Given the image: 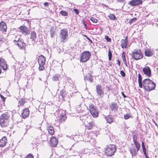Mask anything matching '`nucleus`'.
Wrapping results in <instances>:
<instances>
[{"label":"nucleus","mask_w":158,"mask_h":158,"mask_svg":"<svg viewBox=\"0 0 158 158\" xmlns=\"http://www.w3.org/2000/svg\"><path fill=\"white\" fill-rule=\"evenodd\" d=\"M1 98H4V97L2 95H1Z\"/></svg>","instance_id":"nucleus-60"},{"label":"nucleus","mask_w":158,"mask_h":158,"mask_svg":"<svg viewBox=\"0 0 158 158\" xmlns=\"http://www.w3.org/2000/svg\"><path fill=\"white\" fill-rule=\"evenodd\" d=\"M96 92L97 94V95L99 98H102L104 95V92L102 89V87L101 85L98 84L96 86Z\"/></svg>","instance_id":"nucleus-10"},{"label":"nucleus","mask_w":158,"mask_h":158,"mask_svg":"<svg viewBox=\"0 0 158 158\" xmlns=\"http://www.w3.org/2000/svg\"><path fill=\"white\" fill-rule=\"evenodd\" d=\"M89 112L93 117L95 118L98 116V112L97 107L94 105L90 104L89 105Z\"/></svg>","instance_id":"nucleus-5"},{"label":"nucleus","mask_w":158,"mask_h":158,"mask_svg":"<svg viewBox=\"0 0 158 158\" xmlns=\"http://www.w3.org/2000/svg\"><path fill=\"white\" fill-rule=\"evenodd\" d=\"M139 150V149L138 150L136 148V149L134 146L131 147L129 149V151L132 156H135L137 154V152Z\"/></svg>","instance_id":"nucleus-18"},{"label":"nucleus","mask_w":158,"mask_h":158,"mask_svg":"<svg viewBox=\"0 0 158 158\" xmlns=\"http://www.w3.org/2000/svg\"><path fill=\"white\" fill-rule=\"evenodd\" d=\"M93 77L92 76L91 74L90 73H88L86 76L84 77L85 80L89 81L90 82H93Z\"/></svg>","instance_id":"nucleus-22"},{"label":"nucleus","mask_w":158,"mask_h":158,"mask_svg":"<svg viewBox=\"0 0 158 158\" xmlns=\"http://www.w3.org/2000/svg\"><path fill=\"white\" fill-rule=\"evenodd\" d=\"M105 38L107 42H111V39L108 36L106 35L105 37Z\"/></svg>","instance_id":"nucleus-39"},{"label":"nucleus","mask_w":158,"mask_h":158,"mask_svg":"<svg viewBox=\"0 0 158 158\" xmlns=\"http://www.w3.org/2000/svg\"><path fill=\"white\" fill-rule=\"evenodd\" d=\"M87 39L89 40V41H91V42L92 43V41L88 38H87Z\"/></svg>","instance_id":"nucleus-59"},{"label":"nucleus","mask_w":158,"mask_h":158,"mask_svg":"<svg viewBox=\"0 0 158 158\" xmlns=\"http://www.w3.org/2000/svg\"><path fill=\"white\" fill-rule=\"evenodd\" d=\"M19 39V35H18L17 37H16V39L15 40H17V39Z\"/></svg>","instance_id":"nucleus-55"},{"label":"nucleus","mask_w":158,"mask_h":158,"mask_svg":"<svg viewBox=\"0 0 158 158\" xmlns=\"http://www.w3.org/2000/svg\"><path fill=\"white\" fill-rule=\"evenodd\" d=\"M59 119V122L60 123L63 122L66 119V117L64 114H60V116L58 117Z\"/></svg>","instance_id":"nucleus-27"},{"label":"nucleus","mask_w":158,"mask_h":158,"mask_svg":"<svg viewBox=\"0 0 158 158\" xmlns=\"http://www.w3.org/2000/svg\"><path fill=\"white\" fill-rule=\"evenodd\" d=\"M142 147L143 151H146V148L145 146L143 147Z\"/></svg>","instance_id":"nucleus-52"},{"label":"nucleus","mask_w":158,"mask_h":158,"mask_svg":"<svg viewBox=\"0 0 158 158\" xmlns=\"http://www.w3.org/2000/svg\"><path fill=\"white\" fill-rule=\"evenodd\" d=\"M122 57L123 62L125 64H126L127 65V62L126 61V59L125 55V52H123L122 53Z\"/></svg>","instance_id":"nucleus-33"},{"label":"nucleus","mask_w":158,"mask_h":158,"mask_svg":"<svg viewBox=\"0 0 158 158\" xmlns=\"http://www.w3.org/2000/svg\"><path fill=\"white\" fill-rule=\"evenodd\" d=\"M91 53L89 51H85L81 54L80 58V61L83 62L87 61L89 59Z\"/></svg>","instance_id":"nucleus-7"},{"label":"nucleus","mask_w":158,"mask_h":158,"mask_svg":"<svg viewBox=\"0 0 158 158\" xmlns=\"http://www.w3.org/2000/svg\"><path fill=\"white\" fill-rule=\"evenodd\" d=\"M137 19L136 18H134L130 19L129 21V23L130 24H131L132 23L134 22Z\"/></svg>","instance_id":"nucleus-36"},{"label":"nucleus","mask_w":158,"mask_h":158,"mask_svg":"<svg viewBox=\"0 0 158 158\" xmlns=\"http://www.w3.org/2000/svg\"><path fill=\"white\" fill-rule=\"evenodd\" d=\"M58 142V140L57 138L55 137H53L51 138L50 140V145L52 147H55L57 145Z\"/></svg>","instance_id":"nucleus-14"},{"label":"nucleus","mask_w":158,"mask_h":158,"mask_svg":"<svg viewBox=\"0 0 158 158\" xmlns=\"http://www.w3.org/2000/svg\"><path fill=\"white\" fill-rule=\"evenodd\" d=\"M47 130L48 131L49 133L51 135H53L54 134V131L53 127L51 126H48L47 127Z\"/></svg>","instance_id":"nucleus-26"},{"label":"nucleus","mask_w":158,"mask_h":158,"mask_svg":"<svg viewBox=\"0 0 158 158\" xmlns=\"http://www.w3.org/2000/svg\"><path fill=\"white\" fill-rule=\"evenodd\" d=\"M109 18L111 20H114V19L115 18V17L114 15L113 14H111L110 15H109Z\"/></svg>","instance_id":"nucleus-37"},{"label":"nucleus","mask_w":158,"mask_h":158,"mask_svg":"<svg viewBox=\"0 0 158 158\" xmlns=\"http://www.w3.org/2000/svg\"><path fill=\"white\" fill-rule=\"evenodd\" d=\"M143 72L144 74L150 77L151 74V70L150 68L147 66L144 67L143 69Z\"/></svg>","instance_id":"nucleus-13"},{"label":"nucleus","mask_w":158,"mask_h":158,"mask_svg":"<svg viewBox=\"0 0 158 158\" xmlns=\"http://www.w3.org/2000/svg\"><path fill=\"white\" fill-rule=\"evenodd\" d=\"M73 11L77 15H78L79 14V11L77 9H73Z\"/></svg>","instance_id":"nucleus-46"},{"label":"nucleus","mask_w":158,"mask_h":158,"mask_svg":"<svg viewBox=\"0 0 158 158\" xmlns=\"http://www.w3.org/2000/svg\"><path fill=\"white\" fill-rule=\"evenodd\" d=\"M50 34H51V37L52 38H53L54 37V32L52 31H51L50 32Z\"/></svg>","instance_id":"nucleus-47"},{"label":"nucleus","mask_w":158,"mask_h":158,"mask_svg":"<svg viewBox=\"0 0 158 158\" xmlns=\"http://www.w3.org/2000/svg\"><path fill=\"white\" fill-rule=\"evenodd\" d=\"M133 142L136 148L138 150L140 149V145L139 143L137 141V135L136 134H134L132 137Z\"/></svg>","instance_id":"nucleus-12"},{"label":"nucleus","mask_w":158,"mask_h":158,"mask_svg":"<svg viewBox=\"0 0 158 158\" xmlns=\"http://www.w3.org/2000/svg\"><path fill=\"white\" fill-rule=\"evenodd\" d=\"M116 150L115 145L110 144L106 146L104 149V152L106 156H111L114 154Z\"/></svg>","instance_id":"nucleus-2"},{"label":"nucleus","mask_w":158,"mask_h":158,"mask_svg":"<svg viewBox=\"0 0 158 158\" xmlns=\"http://www.w3.org/2000/svg\"><path fill=\"white\" fill-rule=\"evenodd\" d=\"M143 152H144V154L146 156H147V155H146V151H143Z\"/></svg>","instance_id":"nucleus-56"},{"label":"nucleus","mask_w":158,"mask_h":158,"mask_svg":"<svg viewBox=\"0 0 158 158\" xmlns=\"http://www.w3.org/2000/svg\"><path fill=\"white\" fill-rule=\"evenodd\" d=\"M110 88L109 86L108 85H106V86L105 89L107 90H110Z\"/></svg>","instance_id":"nucleus-48"},{"label":"nucleus","mask_w":158,"mask_h":158,"mask_svg":"<svg viewBox=\"0 0 158 158\" xmlns=\"http://www.w3.org/2000/svg\"><path fill=\"white\" fill-rule=\"evenodd\" d=\"M0 65L5 70L7 69V64L5 60L2 57H0Z\"/></svg>","instance_id":"nucleus-17"},{"label":"nucleus","mask_w":158,"mask_h":158,"mask_svg":"<svg viewBox=\"0 0 158 158\" xmlns=\"http://www.w3.org/2000/svg\"><path fill=\"white\" fill-rule=\"evenodd\" d=\"M14 42H16L15 44L19 47L20 49H24L25 48V44L24 42L22 39H18L14 40Z\"/></svg>","instance_id":"nucleus-9"},{"label":"nucleus","mask_w":158,"mask_h":158,"mask_svg":"<svg viewBox=\"0 0 158 158\" xmlns=\"http://www.w3.org/2000/svg\"><path fill=\"white\" fill-rule=\"evenodd\" d=\"M122 95L123 97L124 98H125L126 97H127V96L125 95V94H124V93L123 92H122Z\"/></svg>","instance_id":"nucleus-50"},{"label":"nucleus","mask_w":158,"mask_h":158,"mask_svg":"<svg viewBox=\"0 0 158 158\" xmlns=\"http://www.w3.org/2000/svg\"><path fill=\"white\" fill-rule=\"evenodd\" d=\"M117 64H118L119 66H120V62L119 60H117Z\"/></svg>","instance_id":"nucleus-51"},{"label":"nucleus","mask_w":158,"mask_h":158,"mask_svg":"<svg viewBox=\"0 0 158 158\" xmlns=\"http://www.w3.org/2000/svg\"><path fill=\"white\" fill-rule=\"evenodd\" d=\"M106 120L107 122L109 123H111L113 122V118L111 116H108L106 118Z\"/></svg>","instance_id":"nucleus-31"},{"label":"nucleus","mask_w":158,"mask_h":158,"mask_svg":"<svg viewBox=\"0 0 158 158\" xmlns=\"http://www.w3.org/2000/svg\"><path fill=\"white\" fill-rule=\"evenodd\" d=\"M60 77V75L58 74H55L53 77V80L54 81H59Z\"/></svg>","instance_id":"nucleus-32"},{"label":"nucleus","mask_w":158,"mask_h":158,"mask_svg":"<svg viewBox=\"0 0 158 158\" xmlns=\"http://www.w3.org/2000/svg\"><path fill=\"white\" fill-rule=\"evenodd\" d=\"M146 158H150L148 156H146Z\"/></svg>","instance_id":"nucleus-61"},{"label":"nucleus","mask_w":158,"mask_h":158,"mask_svg":"<svg viewBox=\"0 0 158 158\" xmlns=\"http://www.w3.org/2000/svg\"><path fill=\"white\" fill-rule=\"evenodd\" d=\"M131 56L132 58L136 60L143 58V55L140 50H135L132 52Z\"/></svg>","instance_id":"nucleus-6"},{"label":"nucleus","mask_w":158,"mask_h":158,"mask_svg":"<svg viewBox=\"0 0 158 158\" xmlns=\"http://www.w3.org/2000/svg\"><path fill=\"white\" fill-rule=\"evenodd\" d=\"M85 136L86 137L87 136V135L86 134Z\"/></svg>","instance_id":"nucleus-62"},{"label":"nucleus","mask_w":158,"mask_h":158,"mask_svg":"<svg viewBox=\"0 0 158 158\" xmlns=\"http://www.w3.org/2000/svg\"><path fill=\"white\" fill-rule=\"evenodd\" d=\"M25 103V100L24 99H20L19 102V105L22 106Z\"/></svg>","instance_id":"nucleus-34"},{"label":"nucleus","mask_w":158,"mask_h":158,"mask_svg":"<svg viewBox=\"0 0 158 158\" xmlns=\"http://www.w3.org/2000/svg\"><path fill=\"white\" fill-rule=\"evenodd\" d=\"M66 95L65 91L64 90H62L60 92L59 98L61 99L64 100V97Z\"/></svg>","instance_id":"nucleus-25"},{"label":"nucleus","mask_w":158,"mask_h":158,"mask_svg":"<svg viewBox=\"0 0 158 158\" xmlns=\"http://www.w3.org/2000/svg\"><path fill=\"white\" fill-rule=\"evenodd\" d=\"M60 37L61 42L65 43L67 41L68 39V34L67 29H63L60 31Z\"/></svg>","instance_id":"nucleus-3"},{"label":"nucleus","mask_w":158,"mask_h":158,"mask_svg":"<svg viewBox=\"0 0 158 158\" xmlns=\"http://www.w3.org/2000/svg\"><path fill=\"white\" fill-rule=\"evenodd\" d=\"M0 30L2 31H6L7 30V26L6 23L3 22H1L0 23Z\"/></svg>","instance_id":"nucleus-20"},{"label":"nucleus","mask_w":158,"mask_h":158,"mask_svg":"<svg viewBox=\"0 0 158 158\" xmlns=\"http://www.w3.org/2000/svg\"><path fill=\"white\" fill-rule=\"evenodd\" d=\"M110 107L112 110H115L118 108L117 104L115 103L110 104Z\"/></svg>","instance_id":"nucleus-29"},{"label":"nucleus","mask_w":158,"mask_h":158,"mask_svg":"<svg viewBox=\"0 0 158 158\" xmlns=\"http://www.w3.org/2000/svg\"><path fill=\"white\" fill-rule=\"evenodd\" d=\"M142 77L141 74L139 73L138 74V81L139 84V86L140 88H142L143 86V84L142 82Z\"/></svg>","instance_id":"nucleus-30"},{"label":"nucleus","mask_w":158,"mask_h":158,"mask_svg":"<svg viewBox=\"0 0 158 158\" xmlns=\"http://www.w3.org/2000/svg\"><path fill=\"white\" fill-rule=\"evenodd\" d=\"M4 39L2 37L0 36V46L2 44V43L4 42Z\"/></svg>","instance_id":"nucleus-42"},{"label":"nucleus","mask_w":158,"mask_h":158,"mask_svg":"<svg viewBox=\"0 0 158 158\" xmlns=\"http://www.w3.org/2000/svg\"><path fill=\"white\" fill-rule=\"evenodd\" d=\"M9 118V116L7 114H3L0 116V125L2 127H6L7 126Z\"/></svg>","instance_id":"nucleus-4"},{"label":"nucleus","mask_w":158,"mask_h":158,"mask_svg":"<svg viewBox=\"0 0 158 158\" xmlns=\"http://www.w3.org/2000/svg\"><path fill=\"white\" fill-rule=\"evenodd\" d=\"M117 1L118 2H120L121 3H123L125 4V0H117Z\"/></svg>","instance_id":"nucleus-45"},{"label":"nucleus","mask_w":158,"mask_h":158,"mask_svg":"<svg viewBox=\"0 0 158 158\" xmlns=\"http://www.w3.org/2000/svg\"><path fill=\"white\" fill-rule=\"evenodd\" d=\"M90 139H91V138L89 137V138H88V139L86 140H85V142H88L89 141H90Z\"/></svg>","instance_id":"nucleus-53"},{"label":"nucleus","mask_w":158,"mask_h":158,"mask_svg":"<svg viewBox=\"0 0 158 158\" xmlns=\"http://www.w3.org/2000/svg\"><path fill=\"white\" fill-rule=\"evenodd\" d=\"M127 37H126L125 39L124 40H122L121 41V46L122 48H127Z\"/></svg>","instance_id":"nucleus-21"},{"label":"nucleus","mask_w":158,"mask_h":158,"mask_svg":"<svg viewBox=\"0 0 158 158\" xmlns=\"http://www.w3.org/2000/svg\"><path fill=\"white\" fill-rule=\"evenodd\" d=\"M142 147L145 146L144 144V143L143 142H142Z\"/></svg>","instance_id":"nucleus-54"},{"label":"nucleus","mask_w":158,"mask_h":158,"mask_svg":"<svg viewBox=\"0 0 158 158\" xmlns=\"http://www.w3.org/2000/svg\"><path fill=\"white\" fill-rule=\"evenodd\" d=\"M90 20L94 23H96L98 22V20L94 17H91Z\"/></svg>","instance_id":"nucleus-38"},{"label":"nucleus","mask_w":158,"mask_h":158,"mask_svg":"<svg viewBox=\"0 0 158 158\" xmlns=\"http://www.w3.org/2000/svg\"><path fill=\"white\" fill-rule=\"evenodd\" d=\"M7 142L6 137L4 136L0 140V146L1 147L5 146Z\"/></svg>","instance_id":"nucleus-19"},{"label":"nucleus","mask_w":158,"mask_h":158,"mask_svg":"<svg viewBox=\"0 0 158 158\" xmlns=\"http://www.w3.org/2000/svg\"><path fill=\"white\" fill-rule=\"evenodd\" d=\"M29 114V110L27 108H25L22 114V115L23 118H25L27 117Z\"/></svg>","instance_id":"nucleus-24"},{"label":"nucleus","mask_w":158,"mask_h":158,"mask_svg":"<svg viewBox=\"0 0 158 158\" xmlns=\"http://www.w3.org/2000/svg\"><path fill=\"white\" fill-rule=\"evenodd\" d=\"M143 85L144 89L147 91L154 89L156 86L155 84L149 79H146L143 80Z\"/></svg>","instance_id":"nucleus-1"},{"label":"nucleus","mask_w":158,"mask_h":158,"mask_svg":"<svg viewBox=\"0 0 158 158\" xmlns=\"http://www.w3.org/2000/svg\"><path fill=\"white\" fill-rule=\"evenodd\" d=\"M33 157L34 156L30 154L26 156L25 158H33Z\"/></svg>","instance_id":"nucleus-43"},{"label":"nucleus","mask_w":158,"mask_h":158,"mask_svg":"<svg viewBox=\"0 0 158 158\" xmlns=\"http://www.w3.org/2000/svg\"><path fill=\"white\" fill-rule=\"evenodd\" d=\"M142 3V0H132L128 3V4L131 6H135L139 5Z\"/></svg>","instance_id":"nucleus-15"},{"label":"nucleus","mask_w":158,"mask_h":158,"mask_svg":"<svg viewBox=\"0 0 158 158\" xmlns=\"http://www.w3.org/2000/svg\"><path fill=\"white\" fill-rule=\"evenodd\" d=\"M153 122L155 123V125H156L157 127H158V125L154 121H153Z\"/></svg>","instance_id":"nucleus-58"},{"label":"nucleus","mask_w":158,"mask_h":158,"mask_svg":"<svg viewBox=\"0 0 158 158\" xmlns=\"http://www.w3.org/2000/svg\"><path fill=\"white\" fill-rule=\"evenodd\" d=\"M83 24L85 26V27L86 28L87 26V25L85 23H84Z\"/></svg>","instance_id":"nucleus-57"},{"label":"nucleus","mask_w":158,"mask_h":158,"mask_svg":"<svg viewBox=\"0 0 158 158\" xmlns=\"http://www.w3.org/2000/svg\"><path fill=\"white\" fill-rule=\"evenodd\" d=\"M44 4L45 6H48V2H44Z\"/></svg>","instance_id":"nucleus-49"},{"label":"nucleus","mask_w":158,"mask_h":158,"mask_svg":"<svg viewBox=\"0 0 158 158\" xmlns=\"http://www.w3.org/2000/svg\"><path fill=\"white\" fill-rule=\"evenodd\" d=\"M61 14L63 16H67L68 15V13L64 11H61L60 12Z\"/></svg>","instance_id":"nucleus-35"},{"label":"nucleus","mask_w":158,"mask_h":158,"mask_svg":"<svg viewBox=\"0 0 158 158\" xmlns=\"http://www.w3.org/2000/svg\"><path fill=\"white\" fill-rule=\"evenodd\" d=\"M95 123L93 121H91L85 125V128L87 129L90 130L95 126Z\"/></svg>","instance_id":"nucleus-23"},{"label":"nucleus","mask_w":158,"mask_h":158,"mask_svg":"<svg viewBox=\"0 0 158 158\" xmlns=\"http://www.w3.org/2000/svg\"><path fill=\"white\" fill-rule=\"evenodd\" d=\"M145 55L146 56L150 57L153 56L154 54L153 50L150 48H147L145 50Z\"/></svg>","instance_id":"nucleus-16"},{"label":"nucleus","mask_w":158,"mask_h":158,"mask_svg":"<svg viewBox=\"0 0 158 158\" xmlns=\"http://www.w3.org/2000/svg\"><path fill=\"white\" fill-rule=\"evenodd\" d=\"M131 117V115L129 114H126L124 115V118L125 119H127Z\"/></svg>","instance_id":"nucleus-40"},{"label":"nucleus","mask_w":158,"mask_h":158,"mask_svg":"<svg viewBox=\"0 0 158 158\" xmlns=\"http://www.w3.org/2000/svg\"><path fill=\"white\" fill-rule=\"evenodd\" d=\"M20 32L25 35L28 34L30 32L27 27L25 26H22L19 27Z\"/></svg>","instance_id":"nucleus-11"},{"label":"nucleus","mask_w":158,"mask_h":158,"mask_svg":"<svg viewBox=\"0 0 158 158\" xmlns=\"http://www.w3.org/2000/svg\"><path fill=\"white\" fill-rule=\"evenodd\" d=\"M108 56H109V60H110L111 59L112 57V53L110 50H109L108 52Z\"/></svg>","instance_id":"nucleus-41"},{"label":"nucleus","mask_w":158,"mask_h":158,"mask_svg":"<svg viewBox=\"0 0 158 158\" xmlns=\"http://www.w3.org/2000/svg\"><path fill=\"white\" fill-rule=\"evenodd\" d=\"M36 38V32L34 31L31 32L30 34V39L32 41H34Z\"/></svg>","instance_id":"nucleus-28"},{"label":"nucleus","mask_w":158,"mask_h":158,"mask_svg":"<svg viewBox=\"0 0 158 158\" xmlns=\"http://www.w3.org/2000/svg\"><path fill=\"white\" fill-rule=\"evenodd\" d=\"M46 58L43 55L39 56L38 60L39 64V69L40 71H42L44 69V65L45 63Z\"/></svg>","instance_id":"nucleus-8"},{"label":"nucleus","mask_w":158,"mask_h":158,"mask_svg":"<svg viewBox=\"0 0 158 158\" xmlns=\"http://www.w3.org/2000/svg\"><path fill=\"white\" fill-rule=\"evenodd\" d=\"M120 74L123 77H124L125 76V73L123 70H121L120 71Z\"/></svg>","instance_id":"nucleus-44"}]
</instances>
